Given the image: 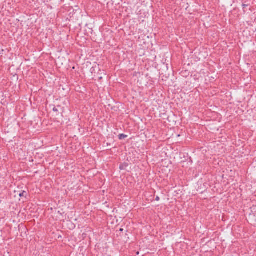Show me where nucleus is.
<instances>
[{
	"mask_svg": "<svg viewBox=\"0 0 256 256\" xmlns=\"http://www.w3.org/2000/svg\"><path fill=\"white\" fill-rule=\"evenodd\" d=\"M128 166V164L126 162H124V163L121 164H120V170H125Z\"/></svg>",
	"mask_w": 256,
	"mask_h": 256,
	"instance_id": "1",
	"label": "nucleus"
},
{
	"mask_svg": "<svg viewBox=\"0 0 256 256\" xmlns=\"http://www.w3.org/2000/svg\"><path fill=\"white\" fill-rule=\"evenodd\" d=\"M20 197L26 198L28 196V192L26 191H23L19 194Z\"/></svg>",
	"mask_w": 256,
	"mask_h": 256,
	"instance_id": "2",
	"label": "nucleus"
},
{
	"mask_svg": "<svg viewBox=\"0 0 256 256\" xmlns=\"http://www.w3.org/2000/svg\"><path fill=\"white\" fill-rule=\"evenodd\" d=\"M126 137H127V136L124 134H120L118 136V138L120 140L124 139V138H126Z\"/></svg>",
	"mask_w": 256,
	"mask_h": 256,
	"instance_id": "3",
	"label": "nucleus"
},
{
	"mask_svg": "<svg viewBox=\"0 0 256 256\" xmlns=\"http://www.w3.org/2000/svg\"><path fill=\"white\" fill-rule=\"evenodd\" d=\"M252 212H254V214H256V206H253L251 208Z\"/></svg>",
	"mask_w": 256,
	"mask_h": 256,
	"instance_id": "4",
	"label": "nucleus"
},
{
	"mask_svg": "<svg viewBox=\"0 0 256 256\" xmlns=\"http://www.w3.org/2000/svg\"><path fill=\"white\" fill-rule=\"evenodd\" d=\"M53 110H54V112H58V108H55V107L53 108Z\"/></svg>",
	"mask_w": 256,
	"mask_h": 256,
	"instance_id": "5",
	"label": "nucleus"
},
{
	"mask_svg": "<svg viewBox=\"0 0 256 256\" xmlns=\"http://www.w3.org/2000/svg\"><path fill=\"white\" fill-rule=\"evenodd\" d=\"M160 200V198L157 196L156 198V201H158Z\"/></svg>",
	"mask_w": 256,
	"mask_h": 256,
	"instance_id": "6",
	"label": "nucleus"
},
{
	"mask_svg": "<svg viewBox=\"0 0 256 256\" xmlns=\"http://www.w3.org/2000/svg\"><path fill=\"white\" fill-rule=\"evenodd\" d=\"M247 6V5H246V4H243V6H244V7H245V6Z\"/></svg>",
	"mask_w": 256,
	"mask_h": 256,
	"instance_id": "7",
	"label": "nucleus"
}]
</instances>
